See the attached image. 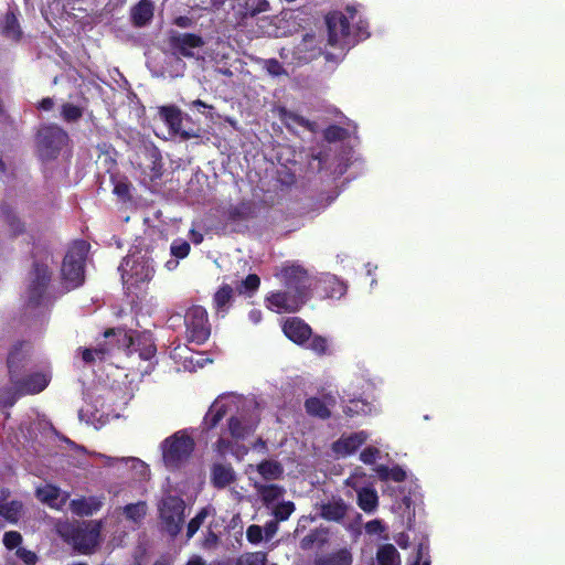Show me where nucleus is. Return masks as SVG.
Listing matches in <instances>:
<instances>
[{"label":"nucleus","mask_w":565,"mask_h":565,"mask_svg":"<svg viewBox=\"0 0 565 565\" xmlns=\"http://www.w3.org/2000/svg\"><path fill=\"white\" fill-rule=\"evenodd\" d=\"M2 542L6 548L12 551L19 548L22 543V535L18 531H9L4 533Z\"/></svg>","instance_id":"obj_50"},{"label":"nucleus","mask_w":565,"mask_h":565,"mask_svg":"<svg viewBox=\"0 0 565 565\" xmlns=\"http://www.w3.org/2000/svg\"><path fill=\"white\" fill-rule=\"evenodd\" d=\"M234 441L235 440H231L228 438H225V437H220L215 444H214V450L220 455V456H225L227 452H231L232 448H233V445H234Z\"/></svg>","instance_id":"obj_56"},{"label":"nucleus","mask_w":565,"mask_h":565,"mask_svg":"<svg viewBox=\"0 0 565 565\" xmlns=\"http://www.w3.org/2000/svg\"><path fill=\"white\" fill-rule=\"evenodd\" d=\"M169 44L180 55L191 58L194 56L192 50L202 47L204 40L201 35L194 33H178L170 36Z\"/></svg>","instance_id":"obj_16"},{"label":"nucleus","mask_w":565,"mask_h":565,"mask_svg":"<svg viewBox=\"0 0 565 565\" xmlns=\"http://www.w3.org/2000/svg\"><path fill=\"white\" fill-rule=\"evenodd\" d=\"M23 505L19 500L7 501L6 499L0 500V515L10 523H18L21 518Z\"/></svg>","instance_id":"obj_30"},{"label":"nucleus","mask_w":565,"mask_h":565,"mask_svg":"<svg viewBox=\"0 0 565 565\" xmlns=\"http://www.w3.org/2000/svg\"><path fill=\"white\" fill-rule=\"evenodd\" d=\"M61 116L66 122H75L83 116V109L71 103L62 105Z\"/></svg>","instance_id":"obj_47"},{"label":"nucleus","mask_w":565,"mask_h":565,"mask_svg":"<svg viewBox=\"0 0 565 565\" xmlns=\"http://www.w3.org/2000/svg\"><path fill=\"white\" fill-rule=\"evenodd\" d=\"M15 554L26 565H35L39 561L38 555L33 551L24 547H19Z\"/></svg>","instance_id":"obj_55"},{"label":"nucleus","mask_w":565,"mask_h":565,"mask_svg":"<svg viewBox=\"0 0 565 565\" xmlns=\"http://www.w3.org/2000/svg\"><path fill=\"white\" fill-rule=\"evenodd\" d=\"M145 154L151 162L150 170L153 177L160 178L162 174V156L160 150L154 145L146 146Z\"/></svg>","instance_id":"obj_36"},{"label":"nucleus","mask_w":565,"mask_h":565,"mask_svg":"<svg viewBox=\"0 0 565 565\" xmlns=\"http://www.w3.org/2000/svg\"><path fill=\"white\" fill-rule=\"evenodd\" d=\"M267 554L265 552H248L237 558L236 565H266Z\"/></svg>","instance_id":"obj_40"},{"label":"nucleus","mask_w":565,"mask_h":565,"mask_svg":"<svg viewBox=\"0 0 565 565\" xmlns=\"http://www.w3.org/2000/svg\"><path fill=\"white\" fill-rule=\"evenodd\" d=\"M160 119L168 126L169 132L173 136H180L186 140L191 134L182 129L183 114L175 105H164L158 108Z\"/></svg>","instance_id":"obj_15"},{"label":"nucleus","mask_w":565,"mask_h":565,"mask_svg":"<svg viewBox=\"0 0 565 565\" xmlns=\"http://www.w3.org/2000/svg\"><path fill=\"white\" fill-rule=\"evenodd\" d=\"M306 413L311 417L326 420L331 417V411L323 399L319 397H309L305 401Z\"/></svg>","instance_id":"obj_28"},{"label":"nucleus","mask_w":565,"mask_h":565,"mask_svg":"<svg viewBox=\"0 0 565 565\" xmlns=\"http://www.w3.org/2000/svg\"><path fill=\"white\" fill-rule=\"evenodd\" d=\"M303 348L309 349L312 352H315L317 355L321 356V355H324L328 353V340H327V338H324L322 335H319V334L313 335L312 334L310 340Z\"/></svg>","instance_id":"obj_42"},{"label":"nucleus","mask_w":565,"mask_h":565,"mask_svg":"<svg viewBox=\"0 0 565 565\" xmlns=\"http://www.w3.org/2000/svg\"><path fill=\"white\" fill-rule=\"evenodd\" d=\"M260 285V278L256 274H248L244 280H242L241 286L237 287L239 292L253 294L255 292Z\"/></svg>","instance_id":"obj_49"},{"label":"nucleus","mask_w":565,"mask_h":565,"mask_svg":"<svg viewBox=\"0 0 565 565\" xmlns=\"http://www.w3.org/2000/svg\"><path fill=\"white\" fill-rule=\"evenodd\" d=\"M376 559L379 565H401L399 554L391 543L379 547Z\"/></svg>","instance_id":"obj_32"},{"label":"nucleus","mask_w":565,"mask_h":565,"mask_svg":"<svg viewBox=\"0 0 565 565\" xmlns=\"http://www.w3.org/2000/svg\"><path fill=\"white\" fill-rule=\"evenodd\" d=\"M379 455L380 450L376 447L369 446L361 451L360 460L365 465H372L375 462Z\"/></svg>","instance_id":"obj_53"},{"label":"nucleus","mask_w":565,"mask_h":565,"mask_svg":"<svg viewBox=\"0 0 565 565\" xmlns=\"http://www.w3.org/2000/svg\"><path fill=\"white\" fill-rule=\"evenodd\" d=\"M103 501L98 497L74 499L70 503L71 511L78 516H90L100 510Z\"/></svg>","instance_id":"obj_20"},{"label":"nucleus","mask_w":565,"mask_h":565,"mask_svg":"<svg viewBox=\"0 0 565 565\" xmlns=\"http://www.w3.org/2000/svg\"><path fill=\"white\" fill-rule=\"evenodd\" d=\"M327 295L330 298L340 299L347 292V285L335 277L326 281Z\"/></svg>","instance_id":"obj_45"},{"label":"nucleus","mask_w":565,"mask_h":565,"mask_svg":"<svg viewBox=\"0 0 565 565\" xmlns=\"http://www.w3.org/2000/svg\"><path fill=\"white\" fill-rule=\"evenodd\" d=\"M278 530L277 521H269L265 524L263 532L267 540L271 539Z\"/></svg>","instance_id":"obj_64"},{"label":"nucleus","mask_w":565,"mask_h":565,"mask_svg":"<svg viewBox=\"0 0 565 565\" xmlns=\"http://www.w3.org/2000/svg\"><path fill=\"white\" fill-rule=\"evenodd\" d=\"M0 32L4 38L14 42H19L21 40L22 30L13 11H8L4 14L3 20L0 23Z\"/></svg>","instance_id":"obj_25"},{"label":"nucleus","mask_w":565,"mask_h":565,"mask_svg":"<svg viewBox=\"0 0 565 565\" xmlns=\"http://www.w3.org/2000/svg\"><path fill=\"white\" fill-rule=\"evenodd\" d=\"M358 505L366 513L373 512L379 505V497L374 489L362 488L358 491Z\"/></svg>","instance_id":"obj_31"},{"label":"nucleus","mask_w":565,"mask_h":565,"mask_svg":"<svg viewBox=\"0 0 565 565\" xmlns=\"http://www.w3.org/2000/svg\"><path fill=\"white\" fill-rule=\"evenodd\" d=\"M88 247L85 241L79 239L67 249L61 267L62 279L67 288H77L84 282Z\"/></svg>","instance_id":"obj_2"},{"label":"nucleus","mask_w":565,"mask_h":565,"mask_svg":"<svg viewBox=\"0 0 565 565\" xmlns=\"http://www.w3.org/2000/svg\"><path fill=\"white\" fill-rule=\"evenodd\" d=\"M122 513L128 521L140 523L147 513V504L145 501L129 503L122 508Z\"/></svg>","instance_id":"obj_35"},{"label":"nucleus","mask_w":565,"mask_h":565,"mask_svg":"<svg viewBox=\"0 0 565 565\" xmlns=\"http://www.w3.org/2000/svg\"><path fill=\"white\" fill-rule=\"evenodd\" d=\"M371 411V406L369 403L362 399H352L350 404L343 408V413L348 417H354L360 414H366Z\"/></svg>","instance_id":"obj_43"},{"label":"nucleus","mask_w":565,"mask_h":565,"mask_svg":"<svg viewBox=\"0 0 565 565\" xmlns=\"http://www.w3.org/2000/svg\"><path fill=\"white\" fill-rule=\"evenodd\" d=\"M282 332L299 347H305L312 335L311 327L299 317L287 318L282 324Z\"/></svg>","instance_id":"obj_13"},{"label":"nucleus","mask_w":565,"mask_h":565,"mask_svg":"<svg viewBox=\"0 0 565 565\" xmlns=\"http://www.w3.org/2000/svg\"><path fill=\"white\" fill-rule=\"evenodd\" d=\"M191 246L186 241H173L171 244V254L179 258H185L190 253Z\"/></svg>","instance_id":"obj_51"},{"label":"nucleus","mask_w":565,"mask_h":565,"mask_svg":"<svg viewBox=\"0 0 565 565\" xmlns=\"http://www.w3.org/2000/svg\"><path fill=\"white\" fill-rule=\"evenodd\" d=\"M114 193L122 201L130 200V188L126 182H117L114 186Z\"/></svg>","instance_id":"obj_58"},{"label":"nucleus","mask_w":565,"mask_h":565,"mask_svg":"<svg viewBox=\"0 0 565 565\" xmlns=\"http://www.w3.org/2000/svg\"><path fill=\"white\" fill-rule=\"evenodd\" d=\"M349 137V131L338 125H330L323 130V138L328 142L343 141Z\"/></svg>","instance_id":"obj_41"},{"label":"nucleus","mask_w":565,"mask_h":565,"mask_svg":"<svg viewBox=\"0 0 565 565\" xmlns=\"http://www.w3.org/2000/svg\"><path fill=\"white\" fill-rule=\"evenodd\" d=\"M258 494L260 495L265 505H269L278 500L285 492L284 488L278 484H256Z\"/></svg>","instance_id":"obj_33"},{"label":"nucleus","mask_w":565,"mask_h":565,"mask_svg":"<svg viewBox=\"0 0 565 565\" xmlns=\"http://www.w3.org/2000/svg\"><path fill=\"white\" fill-rule=\"evenodd\" d=\"M281 277L285 288L296 295L303 296V300L307 302L311 286L308 271L299 265H291L281 269Z\"/></svg>","instance_id":"obj_10"},{"label":"nucleus","mask_w":565,"mask_h":565,"mask_svg":"<svg viewBox=\"0 0 565 565\" xmlns=\"http://www.w3.org/2000/svg\"><path fill=\"white\" fill-rule=\"evenodd\" d=\"M365 441L363 433H354L347 437H341L332 445V450L340 456H349L355 452Z\"/></svg>","instance_id":"obj_19"},{"label":"nucleus","mask_w":565,"mask_h":565,"mask_svg":"<svg viewBox=\"0 0 565 565\" xmlns=\"http://www.w3.org/2000/svg\"><path fill=\"white\" fill-rule=\"evenodd\" d=\"M52 279V271L46 264L34 262L30 271L28 285V305L39 307L42 305Z\"/></svg>","instance_id":"obj_8"},{"label":"nucleus","mask_w":565,"mask_h":565,"mask_svg":"<svg viewBox=\"0 0 565 565\" xmlns=\"http://www.w3.org/2000/svg\"><path fill=\"white\" fill-rule=\"evenodd\" d=\"M228 407L226 404L220 403L218 401H215L210 406L207 413L204 416L203 425L205 430H212L214 429L221 420L225 417L227 414Z\"/></svg>","instance_id":"obj_26"},{"label":"nucleus","mask_w":565,"mask_h":565,"mask_svg":"<svg viewBox=\"0 0 565 565\" xmlns=\"http://www.w3.org/2000/svg\"><path fill=\"white\" fill-rule=\"evenodd\" d=\"M328 43L330 46L344 49L351 44L350 22L342 12H332L327 15Z\"/></svg>","instance_id":"obj_9"},{"label":"nucleus","mask_w":565,"mask_h":565,"mask_svg":"<svg viewBox=\"0 0 565 565\" xmlns=\"http://www.w3.org/2000/svg\"><path fill=\"white\" fill-rule=\"evenodd\" d=\"M211 513L210 507L202 508L194 518H192L186 526V537L191 539L199 531L201 525L204 523L207 515Z\"/></svg>","instance_id":"obj_39"},{"label":"nucleus","mask_w":565,"mask_h":565,"mask_svg":"<svg viewBox=\"0 0 565 565\" xmlns=\"http://www.w3.org/2000/svg\"><path fill=\"white\" fill-rule=\"evenodd\" d=\"M324 539L321 537V532L319 530H311L307 535H305L300 540V548L303 551H309L315 547L316 544H323Z\"/></svg>","instance_id":"obj_48"},{"label":"nucleus","mask_w":565,"mask_h":565,"mask_svg":"<svg viewBox=\"0 0 565 565\" xmlns=\"http://www.w3.org/2000/svg\"><path fill=\"white\" fill-rule=\"evenodd\" d=\"M375 471L382 481L393 480L395 482H403L406 479V471L401 466L390 468L380 465L376 467Z\"/></svg>","instance_id":"obj_34"},{"label":"nucleus","mask_w":565,"mask_h":565,"mask_svg":"<svg viewBox=\"0 0 565 565\" xmlns=\"http://www.w3.org/2000/svg\"><path fill=\"white\" fill-rule=\"evenodd\" d=\"M290 118H292V120L297 125H299V126H301V127H303V128H306V129H308L310 131H315L316 124L310 121L309 119H307V118H305V117H302L300 115H291Z\"/></svg>","instance_id":"obj_61"},{"label":"nucleus","mask_w":565,"mask_h":565,"mask_svg":"<svg viewBox=\"0 0 565 565\" xmlns=\"http://www.w3.org/2000/svg\"><path fill=\"white\" fill-rule=\"evenodd\" d=\"M154 14V6L151 0H140L130 8V22L135 28L148 25Z\"/></svg>","instance_id":"obj_18"},{"label":"nucleus","mask_w":565,"mask_h":565,"mask_svg":"<svg viewBox=\"0 0 565 565\" xmlns=\"http://www.w3.org/2000/svg\"><path fill=\"white\" fill-rule=\"evenodd\" d=\"M173 24L179 28H191L193 25V20L186 15H179L173 20Z\"/></svg>","instance_id":"obj_63"},{"label":"nucleus","mask_w":565,"mask_h":565,"mask_svg":"<svg viewBox=\"0 0 565 565\" xmlns=\"http://www.w3.org/2000/svg\"><path fill=\"white\" fill-rule=\"evenodd\" d=\"M348 505L342 499L323 503L320 509V516L327 521L341 522L345 518Z\"/></svg>","instance_id":"obj_24"},{"label":"nucleus","mask_w":565,"mask_h":565,"mask_svg":"<svg viewBox=\"0 0 565 565\" xmlns=\"http://www.w3.org/2000/svg\"><path fill=\"white\" fill-rule=\"evenodd\" d=\"M257 471L265 480H278L282 478L284 467L279 461L265 459L257 465Z\"/></svg>","instance_id":"obj_29"},{"label":"nucleus","mask_w":565,"mask_h":565,"mask_svg":"<svg viewBox=\"0 0 565 565\" xmlns=\"http://www.w3.org/2000/svg\"><path fill=\"white\" fill-rule=\"evenodd\" d=\"M235 481V471L231 465L214 463L211 468V482L216 489H224Z\"/></svg>","instance_id":"obj_22"},{"label":"nucleus","mask_w":565,"mask_h":565,"mask_svg":"<svg viewBox=\"0 0 565 565\" xmlns=\"http://www.w3.org/2000/svg\"><path fill=\"white\" fill-rule=\"evenodd\" d=\"M195 447L194 439L185 431L179 430L164 439L162 457L167 467L179 468L192 455Z\"/></svg>","instance_id":"obj_5"},{"label":"nucleus","mask_w":565,"mask_h":565,"mask_svg":"<svg viewBox=\"0 0 565 565\" xmlns=\"http://www.w3.org/2000/svg\"><path fill=\"white\" fill-rule=\"evenodd\" d=\"M119 269L125 287L131 291L153 277V266L143 255H130L124 258Z\"/></svg>","instance_id":"obj_4"},{"label":"nucleus","mask_w":565,"mask_h":565,"mask_svg":"<svg viewBox=\"0 0 565 565\" xmlns=\"http://www.w3.org/2000/svg\"><path fill=\"white\" fill-rule=\"evenodd\" d=\"M100 531V521H83L61 525L58 534L76 554L92 555L99 545Z\"/></svg>","instance_id":"obj_1"},{"label":"nucleus","mask_w":565,"mask_h":565,"mask_svg":"<svg viewBox=\"0 0 565 565\" xmlns=\"http://www.w3.org/2000/svg\"><path fill=\"white\" fill-rule=\"evenodd\" d=\"M68 141L67 132L57 125L42 126L36 134V148L42 160L56 159Z\"/></svg>","instance_id":"obj_6"},{"label":"nucleus","mask_w":565,"mask_h":565,"mask_svg":"<svg viewBox=\"0 0 565 565\" xmlns=\"http://www.w3.org/2000/svg\"><path fill=\"white\" fill-rule=\"evenodd\" d=\"M231 454L238 460H242L247 454L248 448L245 445H239L238 441H234Z\"/></svg>","instance_id":"obj_62"},{"label":"nucleus","mask_w":565,"mask_h":565,"mask_svg":"<svg viewBox=\"0 0 565 565\" xmlns=\"http://www.w3.org/2000/svg\"><path fill=\"white\" fill-rule=\"evenodd\" d=\"M296 507L292 501H284L274 508L273 514L277 522H282L289 519V516L295 511Z\"/></svg>","instance_id":"obj_46"},{"label":"nucleus","mask_w":565,"mask_h":565,"mask_svg":"<svg viewBox=\"0 0 565 565\" xmlns=\"http://www.w3.org/2000/svg\"><path fill=\"white\" fill-rule=\"evenodd\" d=\"M1 212L4 221L7 222V224L9 225L14 235H19L24 232V224L15 215L14 211L11 207L3 205L1 207Z\"/></svg>","instance_id":"obj_37"},{"label":"nucleus","mask_w":565,"mask_h":565,"mask_svg":"<svg viewBox=\"0 0 565 565\" xmlns=\"http://www.w3.org/2000/svg\"><path fill=\"white\" fill-rule=\"evenodd\" d=\"M385 530V526L381 520H371L365 524V532L367 534H380Z\"/></svg>","instance_id":"obj_59"},{"label":"nucleus","mask_w":565,"mask_h":565,"mask_svg":"<svg viewBox=\"0 0 565 565\" xmlns=\"http://www.w3.org/2000/svg\"><path fill=\"white\" fill-rule=\"evenodd\" d=\"M20 391L26 394H38L49 385V379L45 374L35 372L24 379L19 376V383H13Z\"/></svg>","instance_id":"obj_21"},{"label":"nucleus","mask_w":565,"mask_h":565,"mask_svg":"<svg viewBox=\"0 0 565 565\" xmlns=\"http://www.w3.org/2000/svg\"><path fill=\"white\" fill-rule=\"evenodd\" d=\"M267 309L277 312H297L306 303L303 296L296 295L291 290L273 291L265 298Z\"/></svg>","instance_id":"obj_11"},{"label":"nucleus","mask_w":565,"mask_h":565,"mask_svg":"<svg viewBox=\"0 0 565 565\" xmlns=\"http://www.w3.org/2000/svg\"><path fill=\"white\" fill-rule=\"evenodd\" d=\"M95 351V355L98 360L103 361L106 359L107 355L110 354L113 345L110 342L104 341L102 343H98L95 348H93Z\"/></svg>","instance_id":"obj_57"},{"label":"nucleus","mask_w":565,"mask_h":565,"mask_svg":"<svg viewBox=\"0 0 565 565\" xmlns=\"http://www.w3.org/2000/svg\"><path fill=\"white\" fill-rule=\"evenodd\" d=\"M158 516L161 531L175 539L182 530L185 519V502L175 494H167L158 502Z\"/></svg>","instance_id":"obj_3"},{"label":"nucleus","mask_w":565,"mask_h":565,"mask_svg":"<svg viewBox=\"0 0 565 565\" xmlns=\"http://www.w3.org/2000/svg\"><path fill=\"white\" fill-rule=\"evenodd\" d=\"M352 562L351 552L348 548H340L337 552L316 558L313 565H352Z\"/></svg>","instance_id":"obj_27"},{"label":"nucleus","mask_w":565,"mask_h":565,"mask_svg":"<svg viewBox=\"0 0 565 565\" xmlns=\"http://www.w3.org/2000/svg\"><path fill=\"white\" fill-rule=\"evenodd\" d=\"M257 216V204L253 200H242L237 204H231L223 217L228 224H241Z\"/></svg>","instance_id":"obj_14"},{"label":"nucleus","mask_w":565,"mask_h":565,"mask_svg":"<svg viewBox=\"0 0 565 565\" xmlns=\"http://www.w3.org/2000/svg\"><path fill=\"white\" fill-rule=\"evenodd\" d=\"M36 495L42 502L53 507L54 502L60 497V489L55 486L47 484L44 488L38 489Z\"/></svg>","instance_id":"obj_44"},{"label":"nucleus","mask_w":565,"mask_h":565,"mask_svg":"<svg viewBox=\"0 0 565 565\" xmlns=\"http://www.w3.org/2000/svg\"><path fill=\"white\" fill-rule=\"evenodd\" d=\"M266 71L273 76H280L286 74V70L282 64L276 58H268L265 61Z\"/></svg>","instance_id":"obj_52"},{"label":"nucleus","mask_w":565,"mask_h":565,"mask_svg":"<svg viewBox=\"0 0 565 565\" xmlns=\"http://www.w3.org/2000/svg\"><path fill=\"white\" fill-rule=\"evenodd\" d=\"M185 337L189 342L204 344L211 335L207 310L201 305H192L184 315Z\"/></svg>","instance_id":"obj_7"},{"label":"nucleus","mask_w":565,"mask_h":565,"mask_svg":"<svg viewBox=\"0 0 565 565\" xmlns=\"http://www.w3.org/2000/svg\"><path fill=\"white\" fill-rule=\"evenodd\" d=\"M247 541L252 544H258L263 540V527L257 524H252L246 530Z\"/></svg>","instance_id":"obj_54"},{"label":"nucleus","mask_w":565,"mask_h":565,"mask_svg":"<svg viewBox=\"0 0 565 565\" xmlns=\"http://www.w3.org/2000/svg\"><path fill=\"white\" fill-rule=\"evenodd\" d=\"M257 428V423L246 416H231L227 419V429L232 439L245 440L253 435Z\"/></svg>","instance_id":"obj_17"},{"label":"nucleus","mask_w":565,"mask_h":565,"mask_svg":"<svg viewBox=\"0 0 565 565\" xmlns=\"http://www.w3.org/2000/svg\"><path fill=\"white\" fill-rule=\"evenodd\" d=\"M22 342L17 343L8 354L7 365L12 383H19V376H21V371L23 369L25 354L22 350Z\"/></svg>","instance_id":"obj_23"},{"label":"nucleus","mask_w":565,"mask_h":565,"mask_svg":"<svg viewBox=\"0 0 565 565\" xmlns=\"http://www.w3.org/2000/svg\"><path fill=\"white\" fill-rule=\"evenodd\" d=\"M103 335L105 339L117 337V342L120 347L125 348L129 354L132 350L139 351L140 359L145 361L152 359L157 352L156 345L152 342L147 341L142 343V347L134 349V338L121 328H109Z\"/></svg>","instance_id":"obj_12"},{"label":"nucleus","mask_w":565,"mask_h":565,"mask_svg":"<svg viewBox=\"0 0 565 565\" xmlns=\"http://www.w3.org/2000/svg\"><path fill=\"white\" fill-rule=\"evenodd\" d=\"M233 288L230 285H223L214 294L213 303L217 311L223 310L232 300Z\"/></svg>","instance_id":"obj_38"},{"label":"nucleus","mask_w":565,"mask_h":565,"mask_svg":"<svg viewBox=\"0 0 565 565\" xmlns=\"http://www.w3.org/2000/svg\"><path fill=\"white\" fill-rule=\"evenodd\" d=\"M270 9L268 0H255V4L250 8L249 13L255 17L259 13L267 12Z\"/></svg>","instance_id":"obj_60"}]
</instances>
